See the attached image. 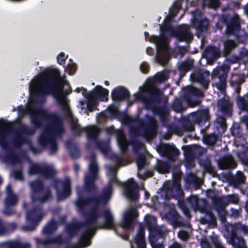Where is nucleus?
<instances>
[{"label": "nucleus", "instance_id": "1", "mask_svg": "<svg viewBox=\"0 0 248 248\" xmlns=\"http://www.w3.org/2000/svg\"><path fill=\"white\" fill-rule=\"evenodd\" d=\"M43 120L46 121L48 124L46 126L45 132L38 139L39 143L42 146L46 147L49 144L50 139L61 137L64 133L63 122L60 115L55 112L49 113L43 108L38 109L31 115V122L33 127L25 124L19 125L13 139L14 146L19 148L27 143L28 140L26 136L33 135L36 129L41 128Z\"/></svg>", "mask_w": 248, "mask_h": 248}, {"label": "nucleus", "instance_id": "2", "mask_svg": "<svg viewBox=\"0 0 248 248\" xmlns=\"http://www.w3.org/2000/svg\"><path fill=\"white\" fill-rule=\"evenodd\" d=\"M38 85L40 95H52L62 108H68V102L63 94H70L72 88L58 69H46L42 72L38 78Z\"/></svg>", "mask_w": 248, "mask_h": 248}, {"label": "nucleus", "instance_id": "3", "mask_svg": "<svg viewBox=\"0 0 248 248\" xmlns=\"http://www.w3.org/2000/svg\"><path fill=\"white\" fill-rule=\"evenodd\" d=\"M87 199L83 197L81 193H78V199L76 205L78 210L85 218L83 222H72L65 226V230L71 240L77 235L78 232L83 227H88L90 225L96 224L101 217L98 208L93 205L90 202H87Z\"/></svg>", "mask_w": 248, "mask_h": 248}, {"label": "nucleus", "instance_id": "4", "mask_svg": "<svg viewBox=\"0 0 248 248\" xmlns=\"http://www.w3.org/2000/svg\"><path fill=\"white\" fill-rule=\"evenodd\" d=\"M116 184L118 186H122L125 189V194L131 200H137L140 195L138 185L133 178L129 179L127 182L122 183L117 178L116 174L112 176L107 185L104 187L102 192L98 195L90 196L85 198L87 202H90L99 209L101 204H106L110 199L113 193V184Z\"/></svg>", "mask_w": 248, "mask_h": 248}, {"label": "nucleus", "instance_id": "5", "mask_svg": "<svg viewBox=\"0 0 248 248\" xmlns=\"http://www.w3.org/2000/svg\"><path fill=\"white\" fill-rule=\"evenodd\" d=\"M163 92L156 86L152 85L136 95L137 100L141 101L146 109H149L161 101Z\"/></svg>", "mask_w": 248, "mask_h": 248}, {"label": "nucleus", "instance_id": "6", "mask_svg": "<svg viewBox=\"0 0 248 248\" xmlns=\"http://www.w3.org/2000/svg\"><path fill=\"white\" fill-rule=\"evenodd\" d=\"M145 118V121H142L140 124L139 127L131 128L130 131L137 135L140 131L145 138L147 140H153L157 135V122L154 117L149 115H146Z\"/></svg>", "mask_w": 248, "mask_h": 248}, {"label": "nucleus", "instance_id": "7", "mask_svg": "<svg viewBox=\"0 0 248 248\" xmlns=\"http://www.w3.org/2000/svg\"><path fill=\"white\" fill-rule=\"evenodd\" d=\"M31 189V198L33 202L45 203L52 198L51 191L49 187L46 188L43 183L36 180L30 183Z\"/></svg>", "mask_w": 248, "mask_h": 248}, {"label": "nucleus", "instance_id": "8", "mask_svg": "<svg viewBox=\"0 0 248 248\" xmlns=\"http://www.w3.org/2000/svg\"><path fill=\"white\" fill-rule=\"evenodd\" d=\"M44 216L42 206L39 205L34 206L27 212L26 219L30 224L24 226L23 229L25 231L34 230Z\"/></svg>", "mask_w": 248, "mask_h": 248}, {"label": "nucleus", "instance_id": "9", "mask_svg": "<svg viewBox=\"0 0 248 248\" xmlns=\"http://www.w3.org/2000/svg\"><path fill=\"white\" fill-rule=\"evenodd\" d=\"M89 169V173L85 178L84 189L87 193H92L97 190L95 181L98 178V167L94 158L91 159Z\"/></svg>", "mask_w": 248, "mask_h": 248}, {"label": "nucleus", "instance_id": "10", "mask_svg": "<svg viewBox=\"0 0 248 248\" xmlns=\"http://www.w3.org/2000/svg\"><path fill=\"white\" fill-rule=\"evenodd\" d=\"M192 19L191 26L196 30L198 34H201L206 31L209 26L208 19L204 14L199 9L192 12Z\"/></svg>", "mask_w": 248, "mask_h": 248}, {"label": "nucleus", "instance_id": "11", "mask_svg": "<svg viewBox=\"0 0 248 248\" xmlns=\"http://www.w3.org/2000/svg\"><path fill=\"white\" fill-rule=\"evenodd\" d=\"M222 21L226 26L225 34L227 36H231L241 30L240 18L237 14L231 16L229 14L222 15Z\"/></svg>", "mask_w": 248, "mask_h": 248}, {"label": "nucleus", "instance_id": "12", "mask_svg": "<svg viewBox=\"0 0 248 248\" xmlns=\"http://www.w3.org/2000/svg\"><path fill=\"white\" fill-rule=\"evenodd\" d=\"M149 41L156 44L157 53L155 59L158 63L162 65L168 63V58L167 54L168 46L161 42V38L156 35H151Z\"/></svg>", "mask_w": 248, "mask_h": 248}, {"label": "nucleus", "instance_id": "13", "mask_svg": "<svg viewBox=\"0 0 248 248\" xmlns=\"http://www.w3.org/2000/svg\"><path fill=\"white\" fill-rule=\"evenodd\" d=\"M53 186L56 191L57 198L59 200L65 199L70 196L71 186L69 179H65L64 181L55 179L53 182Z\"/></svg>", "mask_w": 248, "mask_h": 248}, {"label": "nucleus", "instance_id": "14", "mask_svg": "<svg viewBox=\"0 0 248 248\" xmlns=\"http://www.w3.org/2000/svg\"><path fill=\"white\" fill-rule=\"evenodd\" d=\"M182 1L178 0L174 1L170 8L169 15L164 20V24L161 26L160 29L162 32L170 31L172 29L171 21L182 9Z\"/></svg>", "mask_w": 248, "mask_h": 248}, {"label": "nucleus", "instance_id": "15", "mask_svg": "<svg viewBox=\"0 0 248 248\" xmlns=\"http://www.w3.org/2000/svg\"><path fill=\"white\" fill-rule=\"evenodd\" d=\"M157 152L170 161H175L180 154L179 150L174 145L168 143H161L157 147Z\"/></svg>", "mask_w": 248, "mask_h": 248}, {"label": "nucleus", "instance_id": "16", "mask_svg": "<svg viewBox=\"0 0 248 248\" xmlns=\"http://www.w3.org/2000/svg\"><path fill=\"white\" fill-rule=\"evenodd\" d=\"M138 216L139 213L137 210L134 208H131L125 213L121 226L124 229H132L134 226L135 220Z\"/></svg>", "mask_w": 248, "mask_h": 248}, {"label": "nucleus", "instance_id": "17", "mask_svg": "<svg viewBox=\"0 0 248 248\" xmlns=\"http://www.w3.org/2000/svg\"><path fill=\"white\" fill-rule=\"evenodd\" d=\"M149 109L152 110L155 114L159 116L162 123L167 122L170 111L167 101L165 102L164 104L161 106H158L156 105Z\"/></svg>", "mask_w": 248, "mask_h": 248}, {"label": "nucleus", "instance_id": "18", "mask_svg": "<svg viewBox=\"0 0 248 248\" xmlns=\"http://www.w3.org/2000/svg\"><path fill=\"white\" fill-rule=\"evenodd\" d=\"M202 205L200 207V212L202 213H205V215L202 218V222L203 224H209L217 226V219L211 210L208 209L206 207L207 202L205 199H203Z\"/></svg>", "mask_w": 248, "mask_h": 248}, {"label": "nucleus", "instance_id": "19", "mask_svg": "<svg viewBox=\"0 0 248 248\" xmlns=\"http://www.w3.org/2000/svg\"><path fill=\"white\" fill-rule=\"evenodd\" d=\"M191 119L194 123L202 125L209 122L210 119L209 111L208 109H201L191 113Z\"/></svg>", "mask_w": 248, "mask_h": 248}, {"label": "nucleus", "instance_id": "20", "mask_svg": "<svg viewBox=\"0 0 248 248\" xmlns=\"http://www.w3.org/2000/svg\"><path fill=\"white\" fill-rule=\"evenodd\" d=\"M37 245L38 247L42 246H47L51 244L62 245L63 244H68L69 241L64 240L62 234H58L54 237H47L45 239L41 238H37L36 239Z\"/></svg>", "mask_w": 248, "mask_h": 248}, {"label": "nucleus", "instance_id": "21", "mask_svg": "<svg viewBox=\"0 0 248 248\" xmlns=\"http://www.w3.org/2000/svg\"><path fill=\"white\" fill-rule=\"evenodd\" d=\"M175 36L180 42H189L192 40L193 35L189 31L187 25L180 26L175 31Z\"/></svg>", "mask_w": 248, "mask_h": 248}, {"label": "nucleus", "instance_id": "22", "mask_svg": "<svg viewBox=\"0 0 248 248\" xmlns=\"http://www.w3.org/2000/svg\"><path fill=\"white\" fill-rule=\"evenodd\" d=\"M17 201L18 198L15 194L6 195L4 201L5 208L3 211L5 215L11 216L16 213L15 209L12 207L16 205Z\"/></svg>", "mask_w": 248, "mask_h": 248}, {"label": "nucleus", "instance_id": "23", "mask_svg": "<svg viewBox=\"0 0 248 248\" xmlns=\"http://www.w3.org/2000/svg\"><path fill=\"white\" fill-rule=\"evenodd\" d=\"M130 94L128 90L124 87L118 86L111 92L112 99L115 101H121L129 98Z\"/></svg>", "mask_w": 248, "mask_h": 248}, {"label": "nucleus", "instance_id": "24", "mask_svg": "<svg viewBox=\"0 0 248 248\" xmlns=\"http://www.w3.org/2000/svg\"><path fill=\"white\" fill-rule=\"evenodd\" d=\"M84 132L86 134L87 146H89L91 143L98 139L100 130L98 127L91 125L85 127Z\"/></svg>", "mask_w": 248, "mask_h": 248}, {"label": "nucleus", "instance_id": "25", "mask_svg": "<svg viewBox=\"0 0 248 248\" xmlns=\"http://www.w3.org/2000/svg\"><path fill=\"white\" fill-rule=\"evenodd\" d=\"M109 91L108 89L100 86H96L92 91L88 93V96L97 98L101 101H107Z\"/></svg>", "mask_w": 248, "mask_h": 248}, {"label": "nucleus", "instance_id": "26", "mask_svg": "<svg viewBox=\"0 0 248 248\" xmlns=\"http://www.w3.org/2000/svg\"><path fill=\"white\" fill-rule=\"evenodd\" d=\"M217 106L221 113L227 117L232 115V105L228 100L222 98L217 101Z\"/></svg>", "mask_w": 248, "mask_h": 248}, {"label": "nucleus", "instance_id": "27", "mask_svg": "<svg viewBox=\"0 0 248 248\" xmlns=\"http://www.w3.org/2000/svg\"><path fill=\"white\" fill-rule=\"evenodd\" d=\"M204 57L213 61L217 60L221 56L219 47L213 45L207 46L204 51Z\"/></svg>", "mask_w": 248, "mask_h": 248}, {"label": "nucleus", "instance_id": "28", "mask_svg": "<svg viewBox=\"0 0 248 248\" xmlns=\"http://www.w3.org/2000/svg\"><path fill=\"white\" fill-rule=\"evenodd\" d=\"M103 217L104 218V223L99 226L100 229L113 228L115 225L113 217L109 210L106 209L103 211Z\"/></svg>", "mask_w": 248, "mask_h": 248}, {"label": "nucleus", "instance_id": "29", "mask_svg": "<svg viewBox=\"0 0 248 248\" xmlns=\"http://www.w3.org/2000/svg\"><path fill=\"white\" fill-rule=\"evenodd\" d=\"M230 243L234 248H247L244 239L242 237H238L234 231H232L230 234Z\"/></svg>", "mask_w": 248, "mask_h": 248}, {"label": "nucleus", "instance_id": "30", "mask_svg": "<svg viewBox=\"0 0 248 248\" xmlns=\"http://www.w3.org/2000/svg\"><path fill=\"white\" fill-rule=\"evenodd\" d=\"M219 165L222 169L234 168L237 166L233 156L229 154L224 156L219 162Z\"/></svg>", "mask_w": 248, "mask_h": 248}, {"label": "nucleus", "instance_id": "31", "mask_svg": "<svg viewBox=\"0 0 248 248\" xmlns=\"http://www.w3.org/2000/svg\"><path fill=\"white\" fill-rule=\"evenodd\" d=\"M9 124L6 122V125L0 127V146L4 150L9 148V144L7 140V134Z\"/></svg>", "mask_w": 248, "mask_h": 248}, {"label": "nucleus", "instance_id": "32", "mask_svg": "<svg viewBox=\"0 0 248 248\" xmlns=\"http://www.w3.org/2000/svg\"><path fill=\"white\" fill-rule=\"evenodd\" d=\"M171 166L170 164L167 161L157 160L155 167V170L161 174H168L170 171Z\"/></svg>", "mask_w": 248, "mask_h": 248}, {"label": "nucleus", "instance_id": "33", "mask_svg": "<svg viewBox=\"0 0 248 248\" xmlns=\"http://www.w3.org/2000/svg\"><path fill=\"white\" fill-rule=\"evenodd\" d=\"M149 233L150 243L157 242L159 239L163 238L165 236V232L158 227L150 231Z\"/></svg>", "mask_w": 248, "mask_h": 248}, {"label": "nucleus", "instance_id": "34", "mask_svg": "<svg viewBox=\"0 0 248 248\" xmlns=\"http://www.w3.org/2000/svg\"><path fill=\"white\" fill-rule=\"evenodd\" d=\"M66 147L72 158H78L80 156V151L77 144L71 140L66 142Z\"/></svg>", "mask_w": 248, "mask_h": 248}, {"label": "nucleus", "instance_id": "35", "mask_svg": "<svg viewBox=\"0 0 248 248\" xmlns=\"http://www.w3.org/2000/svg\"><path fill=\"white\" fill-rule=\"evenodd\" d=\"M223 50L222 52L223 57H227L229 55L232 51L236 46L237 45L234 40L227 39L223 42Z\"/></svg>", "mask_w": 248, "mask_h": 248}, {"label": "nucleus", "instance_id": "36", "mask_svg": "<svg viewBox=\"0 0 248 248\" xmlns=\"http://www.w3.org/2000/svg\"><path fill=\"white\" fill-rule=\"evenodd\" d=\"M194 66V61L192 60H186L182 62L178 67V69L180 73V75L184 76L189 71H190Z\"/></svg>", "mask_w": 248, "mask_h": 248}, {"label": "nucleus", "instance_id": "37", "mask_svg": "<svg viewBox=\"0 0 248 248\" xmlns=\"http://www.w3.org/2000/svg\"><path fill=\"white\" fill-rule=\"evenodd\" d=\"M215 207L218 212V217L221 221L226 219V212L225 211L224 206L222 200L218 198L214 202Z\"/></svg>", "mask_w": 248, "mask_h": 248}, {"label": "nucleus", "instance_id": "38", "mask_svg": "<svg viewBox=\"0 0 248 248\" xmlns=\"http://www.w3.org/2000/svg\"><path fill=\"white\" fill-rule=\"evenodd\" d=\"M203 199H199L197 195H191L186 199V202L193 209H198L200 211V207L202 205V201Z\"/></svg>", "mask_w": 248, "mask_h": 248}, {"label": "nucleus", "instance_id": "39", "mask_svg": "<svg viewBox=\"0 0 248 248\" xmlns=\"http://www.w3.org/2000/svg\"><path fill=\"white\" fill-rule=\"evenodd\" d=\"M203 92L195 87L188 88L184 94L185 98L186 99H188L192 96L203 97Z\"/></svg>", "mask_w": 248, "mask_h": 248}, {"label": "nucleus", "instance_id": "40", "mask_svg": "<svg viewBox=\"0 0 248 248\" xmlns=\"http://www.w3.org/2000/svg\"><path fill=\"white\" fill-rule=\"evenodd\" d=\"M58 227L57 222L55 220H52L48 223L43 228V233L44 235H47L53 233Z\"/></svg>", "mask_w": 248, "mask_h": 248}, {"label": "nucleus", "instance_id": "41", "mask_svg": "<svg viewBox=\"0 0 248 248\" xmlns=\"http://www.w3.org/2000/svg\"><path fill=\"white\" fill-rule=\"evenodd\" d=\"M193 79L200 83L204 88L207 89L209 81L206 78L203 73H195L192 75Z\"/></svg>", "mask_w": 248, "mask_h": 248}, {"label": "nucleus", "instance_id": "42", "mask_svg": "<svg viewBox=\"0 0 248 248\" xmlns=\"http://www.w3.org/2000/svg\"><path fill=\"white\" fill-rule=\"evenodd\" d=\"M184 98L175 97L171 104V108L176 112H181L185 110L183 107Z\"/></svg>", "mask_w": 248, "mask_h": 248}, {"label": "nucleus", "instance_id": "43", "mask_svg": "<svg viewBox=\"0 0 248 248\" xmlns=\"http://www.w3.org/2000/svg\"><path fill=\"white\" fill-rule=\"evenodd\" d=\"M169 190L171 193V196L176 199L183 198L184 197V192L181 185H179V186H171Z\"/></svg>", "mask_w": 248, "mask_h": 248}, {"label": "nucleus", "instance_id": "44", "mask_svg": "<svg viewBox=\"0 0 248 248\" xmlns=\"http://www.w3.org/2000/svg\"><path fill=\"white\" fill-rule=\"evenodd\" d=\"M146 226L149 232L157 227V220L155 217L147 216L145 218Z\"/></svg>", "mask_w": 248, "mask_h": 248}, {"label": "nucleus", "instance_id": "45", "mask_svg": "<svg viewBox=\"0 0 248 248\" xmlns=\"http://www.w3.org/2000/svg\"><path fill=\"white\" fill-rule=\"evenodd\" d=\"M237 155L242 164L248 166V146L242 151L238 152Z\"/></svg>", "mask_w": 248, "mask_h": 248}, {"label": "nucleus", "instance_id": "46", "mask_svg": "<svg viewBox=\"0 0 248 248\" xmlns=\"http://www.w3.org/2000/svg\"><path fill=\"white\" fill-rule=\"evenodd\" d=\"M55 174L54 170L48 166H45L42 168L40 175L44 176L46 179H49L54 177Z\"/></svg>", "mask_w": 248, "mask_h": 248}, {"label": "nucleus", "instance_id": "47", "mask_svg": "<svg viewBox=\"0 0 248 248\" xmlns=\"http://www.w3.org/2000/svg\"><path fill=\"white\" fill-rule=\"evenodd\" d=\"M237 104L238 107L243 111L248 112V100L244 96H239L237 98Z\"/></svg>", "mask_w": 248, "mask_h": 248}, {"label": "nucleus", "instance_id": "48", "mask_svg": "<svg viewBox=\"0 0 248 248\" xmlns=\"http://www.w3.org/2000/svg\"><path fill=\"white\" fill-rule=\"evenodd\" d=\"M246 179L245 176L242 172L238 171L235 176L232 178V182L234 185H240L245 182Z\"/></svg>", "mask_w": 248, "mask_h": 248}, {"label": "nucleus", "instance_id": "49", "mask_svg": "<svg viewBox=\"0 0 248 248\" xmlns=\"http://www.w3.org/2000/svg\"><path fill=\"white\" fill-rule=\"evenodd\" d=\"M235 38V41L238 44L245 43L248 37V33H241V31L237 32L236 33L232 34Z\"/></svg>", "mask_w": 248, "mask_h": 248}, {"label": "nucleus", "instance_id": "50", "mask_svg": "<svg viewBox=\"0 0 248 248\" xmlns=\"http://www.w3.org/2000/svg\"><path fill=\"white\" fill-rule=\"evenodd\" d=\"M90 237L86 232H83L79 238L80 245H82L84 247L90 246L92 242Z\"/></svg>", "mask_w": 248, "mask_h": 248}, {"label": "nucleus", "instance_id": "51", "mask_svg": "<svg viewBox=\"0 0 248 248\" xmlns=\"http://www.w3.org/2000/svg\"><path fill=\"white\" fill-rule=\"evenodd\" d=\"M182 129L185 131H191L194 126L189 118H185L183 120L181 124Z\"/></svg>", "mask_w": 248, "mask_h": 248}, {"label": "nucleus", "instance_id": "52", "mask_svg": "<svg viewBox=\"0 0 248 248\" xmlns=\"http://www.w3.org/2000/svg\"><path fill=\"white\" fill-rule=\"evenodd\" d=\"M30 247L29 243H22L17 241L10 242L8 245V248H30Z\"/></svg>", "mask_w": 248, "mask_h": 248}, {"label": "nucleus", "instance_id": "53", "mask_svg": "<svg viewBox=\"0 0 248 248\" xmlns=\"http://www.w3.org/2000/svg\"><path fill=\"white\" fill-rule=\"evenodd\" d=\"M95 147L104 153H106L108 151V146L104 141H100L99 139L93 142Z\"/></svg>", "mask_w": 248, "mask_h": 248}, {"label": "nucleus", "instance_id": "54", "mask_svg": "<svg viewBox=\"0 0 248 248\" xmlns=\"http://www.w3.org/2000/svg\"><path fill=\"white\" fill-rule=\"evenodd\" d=\"M203 141L207 145H213L217 141V136L214 134L205 135L203 137Z\"/></svg>", "mask_w": 248, "mask_h": 248}, {"label": "nucleus", "instance_id": "55", "mask_svg": "<svg viewBox=\"0 0 248 248\" xmlns=\"http://www.w3.org/2000/svg\"><path fill=\"white\" fill-rule=\"evenodd\" d=\"M71 129L74 134L78 136H80L82 132H84L85 127H81L79 124L76 123L71 124Z\"/></svg>", "mask_w": 248, "mask_h": 248}, {"label": "nucleus", "instance_id": "56", "mask_svg": "<svg viewBox=\"0 0 248 248\" xmlns=\"http://www.w3.org/2000/svg\"><path fill=\"white\" fill-rule=\"evenodd\" d=\"M201 165L203 166L205 171L208 173H212L213 171V168L211 162L209 159H205L201 161Z\"/></svg>", "mask_w": 248, "mask_h": 248}, {"label": "nucleus", "instance_id": "57", "mask_svg": "<svg viewBox=\"0 0 248 248\" xmlns=\"http://www.w3.org/2000/svg\"><path fill=\"white\" fill-rule=\"evenodd\" d=\"M217 75L219 78L220 82L217 84V86L219 90H224L226 87V76L222 74L219 75L218 72H217Z\"/></svg>", "mask_w": 248, "mask_h": 248}, {"label": "nucleus", "instance_id": "58", "mask_svg": "<svg viewBox=\"0 0 248 248\" xmlns=\"http://www.w3.org/2000/svg\"><path fill=\"white\" fill-rule=\"evenodd\" d=\"M42 167L39 164H33L30 166L29 173L30 175L41 174Z\"/></svg>", "mask_w": 248, "mask_h": 248}, {"label": "nucleus", "instance_id": "59", "mask_svg": "<svg viewBox=\"0 0 248 248\" xmlns=\"http://www.w3.org/2000/svg\"><path fill=\"white\" fill-rule=\"evenodd\" d=\"M146 159L145 155L143 154L140 155L136 160L138 169L141 170L143 169L146 164Z\"/></svg>", "mask_w": 248, "mask_h": 248}, {"label": "nucleus", "instance_id": "60", "mask_svg": "<svg viewBox=\"0 0 248 248\" xmlns=\"http://www.w3.org/2000/svg\"><path fill=\"white\" fill-rule=\"evenodd\" d=\"M130 143L132 146L133 150L135 152L139 151L144 146V143L138 140H131Z\"/></svg>", "mask_w": 248, "mask_h": 248}, {"label": "nucleus", "instance_id": "61", "mask_svg": "<svg viewBox=\"0 0 248 248\" xmlns=\"http://www.w3.org/2000/svg\"><path fill=\"white\" fill-rule=\"evenodd\" d=\"M173 183L172 186H179L181 185V173L180 172L172 173Z\"/></svg>", "mask_w": 248, "mask_h": 248}, {"label": "nucleus", "instance_id": "62", "mask_svg": "<svg viewBox=\"0 0 248 248\" xmlns=\"http://www.w3.org/2000/svg\"><path fill=\"white\" fill-rule=\"evenodd\" d=\"M135 240H145V228L142 225L140 226Z\"/></svg>", "mask_w": 248, "mask_h": 248}, {"label": "nucleus", "instance_id": "63", "mask_svg": "<svg viewBox=\"0 0 248 248\" xmlns=\"http://www.w3.org/2000/svg\"><path fill=\"white\" fill-rule=\"evenodd\" d=\"M56 138H54L53 139H50V154H54L58 150V146L57 143V141L55 140Z\"/></svg>", "mask_w": 248, "mask_h": 248}, {"label": "nucleus", "instance_id": "64", "mask_svg": "<svg viewBox=\"0 0 248 248\" xmlns=\"http://www.w3.org/2000/svg\"><path fill=\"white\" fill-rule=\"evenodd\" d=\"M245 81L244 78L240 76H234L232 78L231 82L236 84L237 87V89L240 88V85Z\"/></svg>", "mask_w": 248, "mask_h": 248}]
</instances>
